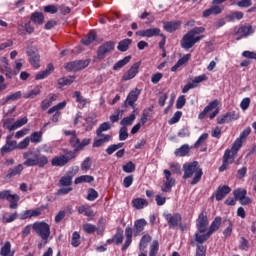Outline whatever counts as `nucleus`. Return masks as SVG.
Returning <instances> with one entry per match:
<instances>
[{
    "label": "nucleus",
    "instance_id": "f257e3e1",
    "mask_svg": "<svg viewBox=\"0 0 256 256\" xmlns=\"http://www.w3.org/2000/svg\"><path fill=\"white\" fill-rule=\"evenodd\" d=\"M23 159H25L23 165L25 167H45L49 163V159L45 155H41L39 152L28 150L23 153Z\"/></svg>",
    "mask_w": 256,
    "mask_h": 256
},
{
    "label": "nucleus",
    "instance_id": "f03ea898",
    "mask_svg": "<svg viewBox=\"0 0 256 256\" xmlns=\"http://www.w3.org/2000/svg\"><path fill=\"white\" fill-rule=\"evenodd\" d=\"M183 171L184 179H191V177L194 175L191 185H197V183L201 181V178L203 177V169L199 167V163L197 161L184 164Z\"/></svg>",
    "mask_w": 256,
    "mask_h": 256
},
{
    "label": "nucleus",
    "instance_id": "7ed1b4c3",
    "mask_svg": "<svg viewBox=\"0 0 256 256\" xmlns=\"http://www.w3.org/2000/svg\"><path fill=\"white\" fill-rule=\"evenodd\" d=\"M33 231L38 234V237L41 238L42 241H44V245H47L49 243V237H51V226L47 224V222H35L32 225Z\"/></svg>",
    "mask_w": 256,
    "mask_h": 256
},
{
    "label": "nucleus",
    "instance_id": "20e7f679",
    "mask_svg": "<svg viewBox=\"0 0 256 256\" xmlns=\"http://www.w3.org/2000/svg\"><path fill=\"white\" fill-rule=\"evenodd\" d=\"M75 152H68L66 155L56 156L51 160L52 167H65L71 159H75Z\"/></svg>",
    "mask_w": 256,
    "mask_h": 256
},
{
    "label": "nucleus",
    "instance_id": "39448f33",
    "mask_svg": "<svg viewBox=\"0 0 256 256\" xmlns=\"http://www.w3.org/2000/svg\"><path fill=\"white\" fill-rule=\"evenodd\" d=\"M90 63H91L90 59L75 60L72 62H68L65 66V69L66 71H81L82 69L89 67Z\"/></svg>",
    "mask_w": 256,
    "mask_h": 256
},
{
    "label": "nucleus",
    "instance_id": "423d86ee",
    "mask_svg": "<svg viewBox=\"0 0 256 256\" xmlns=\"http://www.w3.org/2000/svg\"><path fill=\"white\" fill-rule=\"evenodd\" d=\"M209 225V218H207V212L202 210L199 214L198 219L196 220V227L199 233H205L207 231V227Z\"/></svg>",
    "mask_w": 256,
    "mask_h": 256
},
{
    "label": "nucleus",
    "instance_id": "0eeeda50",
    "mask_svg": "<svg viewBox=\"0 0 256 256\" xmlns=\"http://www.w3.org/2000/svg\"><path fill=\"white\" fill-rule=\"evenodd\" d=\"M115 49V42L113 41H108L99 46L98 51H97V58L98 59H105V55L107 53H111Z\"/></svg>",
    "mask_w": 256,
    "mask_h": 256
},
{
    "label": "nucleus",
    "instance_id": "6e6552de",
    "mask_svg": "<svg viewBox=\"0 0 256 256\" xmlns=\"http://www.w3.org/2000/svg\"><path fill=\"white\" fill-rule=\"evenodd\" d=\"M139 95H141V90L138 88L130 91L126 100L124 101V107L129 106L132 107V109H135V102L139 99Z\"/></svg>",
    "mask_w": 256,
    "mask_h": 256
},
{
    "label": "nucleus",
    "instance_id": "1a4fd4ad",
    "mask_svg": "<svg viewBox=\"0 0 256 256\" xmlns=\"http://www.w3.org/2000/svg\"><path fill=\"white\" fill-rule=\"evenodd\" d=\"M164 175L166 181L164 185L161 187V191H163V193H171V189L175 187V179L171 178V171L167 169L164 170Z\"/></svg>",
    "mask_w": 256,
    "mask_h": 256
},
{
    "label": "nucleus",
    "instance_id": "9d476101",
    "mask_svg": "<svg viewBox=\"0 0 256 256\" xmlns=\"http://www.w3.org/2000/svg\"><path fill=\"white\" fill-rule=\"evenodd\" d=\"M164 219H166L168 226L170 229H176V227H179L181 223V214H164Z\"/></svg>",
    "mask_w": 256,
    "mask_h": 256
},
{
    "label": "nucleus",
    "instance_id": "9b49d317",
    "mask_svg": "<svg viewBox=\"0 0 256 256\" xmlns=\"http://www.w3.org/2000/svg\"><path fill=\"white\" fill-rule=\"evenodd\" d=\"M64 135L70 137L69 143L74 151H79V145L81 140H79V137H77V132L75 130H64Z\"/></svg>",
    "mask_w": 256,
    "mask_h": 256
},
{
    "label": "nucleus",
    "instance_id": "f8f14e48",
    "mask_svg": "<svg viewBox=\"0 0 256 256\" xmlns=\"http://www.w3.org/2000/svg\"><path fill=\"white\" fill-rule=\"evenodd\" d=\"M141 65V62L134 63L130 69L123 75L122 79L123 81H131V79H134L136 75L139 73V67Z\"/></svg>",
    "mask_w": 256,
    "mask_h": 256
},
{
    "label": "nucleus",
    "instance_id": "ddd939ff",
    "mask_svg": "<svg viewBox=\"0 0 256 256\" xmlns=\"http://www.w3.org/2000/svg\"><path fill=\"white\" fill-rule=\"evenodd\" d=\"M138 37H159L161 35V29L159 28H150L145 30H139L136 32Z\"/></svg>",
    "mask_w": 256,
    "mask_h": 256
},
{
    "label": "nucleus",
    "instance_id": "4468645a",
    "mask_svg": "<svg viewBox=\"0 0 256 256\" xmlns=\"http://www.w3.org/2000/svg\"><path fill=\"white\" fill-rule=\"evenodd\" d=\"M27 55L33 67H35V69H39V61L41 60V56H39V52H37L36 49H29L27 51Z\"/></svg>",
    "mask_w": 256,
    "mask_h": 256
},
{
    "label": "nucleus",
    "instance_id": "2eb2a0df",
    "mask_svg": "<svg viewBox=\"0 0 256 256\" xmlns=\"http://www.w3.org/2000/svg\"><path fill=\"white\" fill-rule=\"evenodd\" d=\"M147 227V220L140 218L134 222V237H139Z\"/></svg>",
    "mask_w": 256,
    "mask_h": 256
},
{
    "label": "nucleus",
    "instance_id": "dca6fc26",
    "mask_svg": "<svg viewBox=\"0 0 256 256\" xmlns=\"http://www.w3.org/2000/svg\"><path fill=\"white\" fill-rule=\"evenodd\" d=\"M231 193V187L224 185V186H219L216 190V201H223L227 195Z\"/></svg>",
    "mask_w": 256,
    "mask_h": 256
},
{
    "label": "nucleus",
    "instance_id": "f3484780",
    "mask_svg": "<svg viewBox=\"0 0 256 256\" xmlns=\"http://www.w3.org/2000/svg\"><path fill=\"white\" fill-rule=\"evenodd\" d=\"M180 45H181L182 49H186V50L191 49L195 45L193 42V34L187 32L183 36Z\"/></svg>",
    "mask_w": 256,
    "mask_h": 256
},
{
    "label": "nucleus",
    "instance_id": "a211bd4d",
    "mask_svg": "<svg viewBox=\"0 0 256 256\" xmlns=\"http://www.w3.org/2000/svg\"><path fill=\"white\" fill-rule=\"evenodd\" d=\"M23 97V93L21 91L14 92L10 95H7L5 98H2L0 100L1 105H6V103L13 102V101H19Z\"/></svg>",
    "mask_w": 256,
    "mask_h": 256
},
{
    "label": "nucleus",
    "instance_id": "6ab92c4d",
    "mask_svg": "<svg viewBox=\"0 0 256 256\" xmlns=\"http://www.w3.org/2000/svg\"><path fill=\"white\" fill-rule=\"evenodd\" d=\"M163 27L167 33H174V31H177L181 27V21L163 22Z\"/></svg>",
    "mask_w": 256,
    "mask_h": 256
},
{
    "label": "nucleus",
    "instance_id": "aec40b11",
    "mask_svg": "<svg viewBox=\"0 0 256 256\" xmlns=\"http://www.w3.org/2000/svg\"><path fill=\"white\" fill-rule=\"evenodd\" d=\"M218 105H219V100H213L212 102H210L204 108V110L199 114L198 119H205L207 113H209L210 111H213V109H217Z\"/></svg>",
    "mask_w": 256,
    "mask_h": 256
},
{
    "label": "nucleus",
    "instance_id": "412c9836",
    "mask_svg": "<svg viewBox=\"0 0 256 256\" xmlns=\"http://www.w3.org/2000/svg\"><path fill=\"white\" fill-rule=\"evenodd\" d=\"M53 71H55V67L53 66V64H48V66L44 71L38 72L36 74L35 76L36 81H40L41 79H45L46 77H49V75H51Z\"/></svg>",
    "mask_w": 256,
    "mask_h": 256
},
{
    "label": "nucleus",
    "instance_id": "4be33fe9",
    "mask_svg": "<svg viewBox=\"0 0 256 256\" xmlns=\"http://www.w3.org/2000/svg\"><path fill=\"white\" fill-rule=\"evenodd\" d=\"M97 137H99V139L94 140L93 147H101L111 141V135L109 134H101L97 135Z\"/></svg>",
    "mask_w": 256,
    "mask_h": 256
},
{
    "label": "nucleus",
    "instance_id": "5701e85b",
    "mask_svg": "<svg viewBox=\"0 0 256 256\" xmlns=\"http://www.w3.org/2000/svg\"><path fill=\"white\" fill-rule=\"evenodd\" d=\"M222 221L223 219L221 218V216L215 217L208 230V235H213L215 231H219V229L221 228Z\"/></svg>",
    "mask_w": 256,
    "mask_h": 256
},
{
    "label": "nucleus",
    "instance_id": "b1692460",
    "mask_svg": "<svg viewBox=\"0 0 256 256\" xmlns=\"http://www.w3.org/2000/svg\"><path fill=\"white\" fill-rule=\"evenodd\" d=\"M241 147H243V140H241V138H237L231 149L229 150H226V151H229L230 152V157H235V155H237V153L239 152V149H241Z\"/></svg>",
    "mask_w": 256,
    "mask_h": 256
},
{
    "label": "nucleus",
    "instance_id": "393cba45",
    "mask_svg": "<svg viewBox=\"0 0 256 256\" xmlns=\"http://www.w3.org/2000/svg\"><path fill=\"white\" fill-rule=\"evenodd\" d=\"M23 169V164H18L14 168H9L6 177L8 179H11L12 177H17V175H20L23 172Z\"/></svg>",
    "mask_w": 256,
    "mask_h": 256
},
{
    "label": "nucleus",
    "instance_id": "a878e982",
    "mask_svg": "<svg viewBox=\"0 0 256 256\" xmlns=\"http://www.w3.org/2000/svg\"><path fill=\"white\" fill-rule=\"evenodd\" d=\"M223 12V9L220 6L212 5L209 9L203 11V17H209L211 15H219Z\"/></svg>",
    "mask_w": 256,
    "mask_h": 256
},
{
    "label": "nucleus",
    "instance_id": "bb28decb",
    "mask_svg": "<svg viewBox=\"0 0 256 256\" xmlns=\"http://www.w3.org/2000/svg\"><path fill=\"white\" fill-rule=\"evenodd\" d=\"M30 21L35 23V25H43L45 23V15L41 12H34L30 17Z\"/></svg>",
    "mask_w": 256,
    "mask_h": 256
},
{
    "label": "nucleus",
    "instance_id": "cd10ccee",
    "mask_svg": "<svg viewBox=\"0 0 256 256\" xmlns=\"http://www.w3.org/2000/svg\"><path fill=\"white\" fill-rule=\"evenodd\" d=\"M189 151H191V147H189L188 144H184L175 150L174 155H176V157H187Z\"/></svg>",
    "mask_w": 256,
    "mask_h": 256
},
{
    "label": "nucleus",
    "instance_id": "c85d7f7f",
    "mask_svg": "<svg viewBox=\"0 0 256 256\" xmlns=\"http://www.w3.org/2000/svg\"><path fill=\"white\" fill-rule=\"evenodd\" d=\"M237 33H242L243 37H249V35H253V33H255V27L251 25H244L238 28Z\"/></svg>",
    "mask_w": 256,
    "mask_h": 256
},
{
    "label": "nucleus",
    "instance_id": "c756f323",
    "mask_svg": "<svg viewBox=\"0 0 256 256\" xmlns=\"http://www.w3.org/2000/svg\"><path fill=\"white\" fill-rule=\"evenodd\" d=\"M133 43V40L126 38L124 40H121L118 43L117 49L118 51H121V53H125V51H129V46Z\"/></svg>",
    "mask_w": 256,
    "mask_h": 256
},
{
    "label": "nucleus",
    "instance_id": "7c9ffc66",
    "mask_svg": "<svg viewBox=\"0 0 256 256\" xmlns=\"http://www.w3.org/2000/svg\"><path fill=\"white\" fill-rule=\"evenodd\" d=\"M21 199V197H19V195L17 194H12L10 192V195L8 196L7 201H9L10 203V209H17V207H19V200Z\"/></svg>",
    "mask_w": 256,
    "mask_h": 256
},
{
    "label": "nucleus",
    "instance_id": "2f4dec72",
    "mask_svg": "<svg viewBox=\"0 0 256 256\" xmlns=\"http://www.w3.org/2000/svg\"><path fill=\"white\" fill-rule=\"evenodd\" d=\"M152 239L153 238L149 234L142 236V238L140 239V243H139V250L140 251L146 250L147 246L149 245V243H151Z\"/></svg>",
    "mask_w": 256,
    "mask_h": 256
},
{
    "label": "nucleus",
    "instance_id": "473e14b6",
    "mask_svg": "<svg viewBox=\"0 0 256 256\" xmlns=\"http://www.w3.org/2000/svg\"><path fill=\"white\" fill-rule=\"evenodd\" d=\"M191 59V54H186L182 58H180L177 63L171 68V71L175 73L179 67H182V65H185L189 60Z\"/></svg>",
    "mask_w": 256,
    "mask_h": 256
},
{
    "label": "nucleus",
    "instance_id": "72a5a7b5",
    "mask_svg": "<svg viewBox=\"0 0 256 256\" xmlns=\"http://www.w3.org/2000/svg\"><path fill=\"white\" fill-rule=\"evenodd\" d=\"M237 116L235 118H232L231 113H226L217 118L218 125H223V123H231V121H236Z\"/></svg>",
    "mask_w": 256,
    "mask_h": 256
},
{
    "label": "nucleus",
    "instance_id": "f704fd0d",
    "mask_svg": "<svg viewBox=\"0 0 256 256\" xmlns=\"http://www.w3.org/2000/svg\"><path fill=\"white\" fill-rule=\"evenodd\" d=\"M229 159H233L231 157V152L229 150H226L223 156V164L219 167V171H227V167H229Z\"/></svg>",
    "mask_w": 256,
    "mask_h": 256
},
{
    "label": "nucleus",
    "instance_id": "c9c22d12",
    "mask_svg": "<svg viewBox=\"0 0 256 256\" xmlns=\"http://www.w3.org/2000/svg\"><path fill=\"white\" fill-rule=\"evenodd\" d=\"M147 205H149V202L143 198H136L132 200V206L134 209H143L144 207H147Z\"/></svg>",
    "mask_w": 256,
    "mask_h": 256
},
{
    "label": "nucleus",
    "instance_id": "e433bc0d",
    "mask_svg": "<svg viewBox=\"0 0 256 256\" xmlns=\"http://www.w3.org/2000/svg\"><path fill=\"white\" fill-rule=\"evenodd\" d=\"M92 181H95V178L93 176L90 175H82L77 177L74 180L75 185H79L81 183H92Z\"/></svg>",
    "mask_w": 256,
    "mask_h": 256
},
{
    "label": "nucleus",
    "instance_id": "4c0bfd02",
    "mask_svg": "<svg viewBox=\"0 0 256 256\" xmlns=\"http://www.w3.org/2000/svg\"><path fill=\"white\" fill-rule=\"evenodd\" d=\"M27 117L21 118L19 120H17L13 125L11 126H7V129H9V131H15V129H19V127H23V125H27Z\"/></svg>",
    "mask_w": 256,
    "mask_h": 256
},
{
    "label": "nucleus",
    "instance_id": "58836bf2",
    "mask_svg": "<svg viewBox=\"0 0 256 256\" xmlns=\"http://www.w3.org/2000/svg\"><path fill=\"white\" fill-rule=\"evenodd\" d=\"M129 61H131V56L124 57L122 60H119L115 63V65L113 66V70L119 71V69H123V67H125V65L129 63Z\"/></svg>",
    "mask_w": 256,
    "mask_h": 256
},
{
    "label": "nucleus",
    "instance_id": "ea45409f",
    "mask_svg": "<svg viewBox=\"0 0 256 256\" xmlns=\"http://www.w3.org/2000/svg\"><path fill=\"white\" fill-rule=\"evenodd\" d=\"M37 95H41V89L39 87H35L34 89L30 90L23 94L24 99H35Z\"/></svg>",
    "mask_w": 256,
    "mask_h": 256
},
{
    "label": "nucleus",
    "instance_id": "a19ab883",
    "mask_svg": "<svg viewBox=\"0 0 256 256\" xmlns=\"http://www.w3.org/2000/svg\"><path fill=\"white\" fill-rule=\"evenodd\" d=\"M60 187H71L73 185V176H63L59 181Z\"/></svg>",
    "mask_w": 256,
    "mask_h": 256
},
{
    "label": "nucleus",
    "instance_id": "79ce46f5",
    "mask_svg": "<svg viewBox=\"0 0 256 256\" xmlns=\"http://www.w3.org/2000/svg\"><path fill=\"white\" fill-rule=\"evenodd\" d=\"M135 119H136L135 114H130L128 117H124L120 121V125H122V127H128L130 125H133V122L135 121Z\"/></svg>",
    "mask_w": 256,
    "mask_h": 256
},
{
    "label": "nucleus",
    "instance_id": "37998d69",
    "mask_svg": "<svg viewBox=\"0 0 256 256\" xmlns=\"http://www.w3.org/2000/svg\"><path fill=\"white\" fill-rule=\"evenodd\" d=\"M31 143H41L43 141V132L37 131L31 134L29 137Z\"/></svg>",
    "mask_w": 256,
    "mask_h": 256
},
{
    "label": "nucleus",
    "instance_id": "c03bdc74",
    "mask_svg": "<svg viewBox=\"0 0 256 256\" xmlns=\"http://www.w3.org/2000/svg\"><path fill=\"white\" fill-rule=\"evenodd\" d=\"M111 129V123L103 122L100 124L99 128L96 130V135H103L105 131H109Z\"/></svg>",
    "mask_w": 256,
    "mask_h": 256
},
{
    "label": "nucleus",
    "instance_id": "a18cd8bd",
    "mask_svg": "<svg viewBox=\"0 0 256 256\" xmlns=\"http://www.w3.org/2000/svg\"><path fill=\"white\" fill-rule=\"evenodd\" d=\"M211 237V235H209V232H206V234H199V233H196L195 234V241L196 243H199L198 245H203V243L205 241H207V239H209Z\"/></svg>",
    "mask_w": 256,
    "mask_h": 256
},
{
    "label": "nucleus",
    "instance_id": "49530a36",
    "mask_svg": "<svg viewBox=\"0 0 256 256\" xmlns=\"http://www.w3.org/2000/svg\"><path fill=\"white\" fill-rule=\"evenodd\" d=\"M83 231H85V233H88V235H93V233H95V231H97V226L91 224V223H85L82 226Z\"/></svg>",
    "mask_w": 256,
    "mask_h": 256
},
{
    "label": "nucleus",
    "instance_id": "de8ad7c7",
    "mask_svg": "<svg viewBox=\"0 0 256 256\" xmlns=\"http://www.w3.org/2000/svg\"><path fill=\"white\" fill-rule=\"evenodd\" d=\"M97 39V34L96 33H90L88 34L84 39L81 40V43H83V45H91V43H93V41H95Z\"/></svg>",
    "mask_w": 256,
    "mask_h": 256
},
{
    "label": "nucleus",
    "instance_id": "09e8293b",
    "mask_svg": "<svg viewBox=\"0 0 256 256\" xmlns=\"http://www.w3.org/2000/svg\"><path fill=\"white\" fill-rule=\"evenodd\" d=\"M113 239L115 240L116 245H121L123 243V229L118 228L115 235L113 236Z\"/></svg>",
    "mask_w": 256,
    "mask_h": 256
},
{
    "label": "nucleus",
    "instance_id": "8fccbe9b",
    "mask_svg": "<svg viewBox=\"0 0 256 256\" xmlns=\"http://www.w3.org/2000/svg\"><path fill=\"white\" fill-rule=\"evenodd\" d=\"M73 81H75V76L62 77L58 80V85H61V86L71 85Z\"/></svg>",
    "mask_w": 256,
    "mask_h": 256
},
{
    "label": "nucleus",
    "instance_id": "3c124183",
    "mask_svg": "<svg viewBox=\"0 0 256 256\" xmlns=\"http://www.w3.org/2000/svg\"><path fill=\"white\" fill-rule=\"evenodd\" d=\"M158 252H159V241L154 240L150 246L149 256H157Z\"/></svg>",
    "mask_w": 256,
    "mask_h": 256
},
{
    "label": "nucleus",
    "instance_id": "603ef678",
    "mask_svg": "<svg viewBox=\"0 0 256 256\" xmlns=\"http://www.w3.org/2000/svg\"><path fill=\"white\" fill-rule=\"evenodd\" d=\"M240 251H249V240L245 237H241L239 241Z\"/></svg>",
    "mask_w": 256,
    "mask_h": 256
},
{
    "label": "nucleus",
    "instance_id": "864d4df0",
    "mask_svg": "<svg viewBox=\"0 0 256 256\" xmlns=\"http://www.w3.org/2000/svg\"><path fill=\"white\" fill-rule=\"evenodd\" d=\"M136 169L135 163L129 161L125 165L122 166V170L124 173H133Z\"/></svg>",
    "mask_w": 256,
    "mask_h": 256
},
{
    "label": "nucleus",
    "instance_id": "5fc2aeb1",
    "mask_svg": "<svg viewBox=\"0 0 256 256\" xmlns=\"http://www.w3.org/2000/svg\"><path fill=\"white\" fill-rule=\"evenodd\" d=\"M233 195L235 197V199H237L238 201H241L243 198L247 197V190H235L233 192Z\"/></svg>",
    "mask_w": 256,
    "mask_h": 256
},
{
    "label": "nucleus",
    "instance_id": "6e6d98bb",
    "mask_svg": "<svg viewBox=\"0 0 256 256\" xmlns=\"http://www.w3.org/2000/svg\"><path fill=\"white\" fill-rule=\"evenodd\" d=\"M203 81H207V75L202 74L200 76H196L193 80H192V85H194L195 87H198L199 83H203Z\"/></svg>",
    "mask_w": 256,
    "mask_h": 256
},
{
    "label": "nucleus",
    "instance_id": "4d7b16f0",
    "mask_svg": "<svg viewBox=\"0 0 256 256\" xmlns=\"http://www.w3.org/2000/svg\"><path fill=\"white\" fill-rule=\"evenodd\" d=\"M183 115V112L177 111L173 117L168 121L169 125H175V123H179L181 117Z\"/></svg>",
    "mask_w": 256,
    "mask_h": 256
},
{
    "label": "nucleus",
    "instance_id": "13d9d810",
    "mask_svg": "<svg viewBox=\"0 0 256 256\" xmlns=\"http://www.w3.org/2000/svg\"><path fill=\"white\" fill-rule=\"evenodd\" d=\"M129 137V132H127V127L122 126L119 130V141H126Z\"/></svg>",
    "mask_w": 256,
    "mask_h": 256
},
{
    "label": "nucleus",
    "instance_id": "bf43d9fd",
    "mask_svg": "<svg viewBox=\"0 0 256 256\" xmlns=\"http://www.w3.org/2000/svg\"><path fill=\"white\" fill-rule=\"evenodd\" d=\"M11 252V242H5L4 246L0 250V255L7 256Z\"/></svg>",
    "mask_w": 256,
    "mask_h": 256
},
{
    "label": "nucleus",
    "instance_id": "052dcab7",
    "mask_svg": "<svg viewBox=\"0 0 256 256\" xmlns=\"http://www.w3.org/2000/svg\"><path fill=\"white\" fill-rule=\"evenodd\" d=\"M31 143V138L26 137L21 142L18 143L17 149H27L29 147V144Z\"/></svg>",
    "mask_w": 256,
    "mask_h": 256
},
{
    "label": "nucleus",
    "instance_id": "680f3d73",
    "mask_svg": "<svg viewBox=\"0 0 256 256\" xmlns=\"http://www.w3.org/2000/svg\"><path fill=\"white\" fill-rule=\"evenodd\" d=\"M13 139V136L12 135H8L6 137V145H9L13 151H15V149H17V141L16 140H11Z\"/></svg>",
    "mask_w": 256,
    "mask_h": 256
},
{
    "label": "nucleus",
    "instance_id": "e2e57ef3",
    "mask_svg": "<svg viewBox=\"0 0 256 256\" xmlns=\"http://www.w3.org/2000/svg\"><path fill=\"white\" fill-rule=\"evenodd\" d=\"M57 11H59V8H57V6H55L53 4L44 6L45 13H50L51 15H55V13H57Z\"/></svg>",
    "mask_w": 256,
    "mask_h": 256
},
{
    "label": "nucleus",
    "instance_id": "0e129e2a",
    "mask_svg": "<svg viewBox=\"0 0 256 256\" xmlns=\"http://www.w3.org/2000/svg\"><path fill=\"white\" fill-rule=\"evenodd\" d=\"M91 169V158L87 157L81 164L82 171H89Z\"/></svg>",
    "mask_w": 256,
    "mask_h": 256
},
{
    "label": "nucleus",
    "instance_id": "69168bd1",
    "mask_svg": "<svg viewBox=\"0 0 256 256\" xmlns=\"http://www.w3.org/2000/svg\"><path fill=\"white\" fill-rule=\"evenodd\" d=\"M81 238V235L78 234V232H74L72 234V241H71V245L73 247H79L80 243H79V239Z\"/></svg>",
    "mask_w": 256,
    "mask_h": 256
},
{
    "label": "nucleus",
    "instance_id": "338daca9",
    "mask_svg": "<svg viewBox=\"0 0 256 256\" xmlns=\"http://www.w3.org/2000/svg\"><path fill=\"white\" fill-rule=\"evenodd\" d=\"M99 197V193L95 189H90L88 191L87 200L88 201H95Z\"/></svg>",
    "mask_w": 256,
    "mask_h": 256
},
{
    "label": "nucleus",
    "instance_id": "774afa93",
    "mask_svg": "<svg viewBox=\"0 0 256 256\" xmlns=\"http://www.w3.org/2000/svg\"><path fill=\"white\" fill-rule=\"evenodd\" d=\"M205 253H207V248H205V246L202 244H198L196 249V256H205Z\"/></svg>",
    "mask_w": 256,
    "mask_h": 256
}]
</instances>
